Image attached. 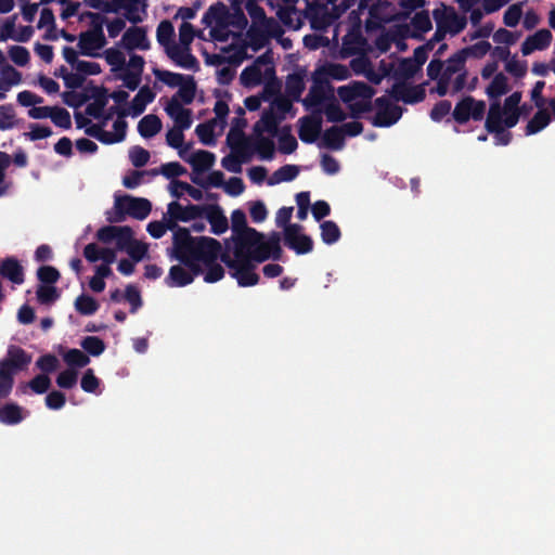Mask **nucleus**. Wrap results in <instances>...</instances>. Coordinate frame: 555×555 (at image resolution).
<instances>
[{"label": "nucleus", "mask_w": 555, "mask_h": 555, "mask_svg": "<svg viewBox=\"0 0 555 555\" xmlns=\"http://www.w3.org/2000/svg\"><path fill=\"white\" fill-rule=\"evenodd\" d=\"M0 275L17 285L23 284L25 281L24 268L15 257H7L1 261Z\"/></svg>", "instance_id": "obj_20"}, {"label": "nucleus", "mask_w": 555, "mask_h": 555, "mask_svg": "<svg viewBox=\"0 0 555 555\" xmlns=\"http://www.w3.org/2000/svg\"><path fill=\"white\" fill-rule=\"evenodd\" d=\"M107 41L104 34L95 31H82L78 38L79 53L85 56H100L99 50L106 46Z\"/></svg>", "instance_id": "obj_13"}, {"label": "nucleus", "mask_w": 555, "mask_h": 555, "mask_svg": "<svg viewBox=\"0 0 555 555\" xmlns=\"http://www.w3.org/2000/svg\"><path fill=\"white\" fill-rule=\"evenodd\" d=\"M150 157V152L140 145L132 146L129 151L130 162L137 168L145 166Z\"/></svg>", "instance_id": "obj_63"}, {"label": "nucleus", "mask_w": 555, "mask_h": 555, "mask_svg": "<svg viewBox=\"0 0 555 555\" xmlns=\"http://www.w3.org/2000/svg\"><path fill=\"white\" fill-rule=\"evenodd\" d=\"M86 91L88 96L93 99V102L86 107V114L95 119L103 117L104 108L108 102L107 89L103 86H88Z\"/></svg>", "instance_id": "obj_16"}, {"label": "nucleus", "mask_w": 555, "mask_h": 555, "mask_svg": "<svg viewBox=\"0 0 555 555\" xmlns=\"http://www.w3.org/2000/svg\"><path fill=\"white\" fill-rule=\"evenodd\" d=\"M153 74L155 75V77L158 80H160L162 82H164L165 85H167L170 88L179 87L181 85V82H184L185 77L188 76V75L173 73V72H169V70L157 69V68H155L153 70Z\"/></svg>", "instance_id": "obj_48"}, {"label": "nucleus", "mask_w": 555, "mask_h": 555, "mask_svg": "<svg viewBox=\"0 0 555 555\" xmlns=\"http://www.w3.org/2000/svg\"><path fill=\"white\" fill-rule=\"evenodd\" d=\"M330 94H333V88L330 81L321 77H314L313 85L302 100V104L307 109L320 107L330 100Z\"/></svg>", "instance_id": "obj_9"}, {"label": "nucleus", "mask_w": 555, "mask_h": 555, "mask_svg": "<svg viewBox=\"0 0 555 555\" xmlns=\"http://www.w3.org/2000/svg\"><path fill=\"white\" fill-rule=\"evenodd\" d=\"M273 24H256L250 25L246 33L248 46L253 51L257 52L262 49L269 40L270 28Z\"/></svg>", "instance_id": "obj_23"}, {"label": "nucleus", "mask_w": 555, "mask_h": 555, "mask_svg": "<svg viewBox=\"0 0 555 555\" xmlns=\"http://www.w3.org/2000/svg\"><path fill=\"white\" fill-rule=\"evenodd\" d=\"M36 295L41 305H51L60 297V293L54 285H39Z\"/></svg>", "instance_id": "obj_54"}, {"label": "nucleus", "mask_w": 555, "mask_h": 555, "mask_svg": "<svg viewBox=\"0 0 555 555\" xmlns=\"http://www.w3.org/2000/svg\"><path fill=\"white\" fill-rule=\"evenodd\" d=\"M491 44L489 41L482 40L472 46L461 49V53L467 57L482 59L490 50Z\"/></svg>", "instance_id": "obj_52"}, {"label": "nucleus", "mask_w": 555, "mask_h": 555, "mask_svg": "<svg viewBox=\"0 0 555 555\" xmlns=\"http://www.w3.org/2000/svg\"><path fill=\"white\" fill-rule=\"evenodd\" d=\"M165 283L169 287H183L192 283V274L182 266L175 264L169 269Z\"/></svg>", "instance_id": "obj_30"}, {"label": "nucleus", "mask_w": 555, "mask_h": 555, "mask_svg": "<svg viewBox=\"0 0 555 555\" xmlns=\"http://www.w3.org/2000/svg\"><path fill=\"white\" fill-rule=\"evenodd\" d=\"M299 175V167L296 165H284L275 170L268 180L269 185H274L281 182H289L297 178Z\"/></svg>", "instance_id": "obj_38"}, {"label": "nucleus", "mask_w": 555, "mask_h": 555, "mask_svg": "<svg viewBox=\"0 0 555 555\" xmlns=\"http://www.w3.org/2000/svg\"><path fill=\"white\" fill-rule=\"evenodd\" d=\"M550 122L551 116L548 112L543 107L539 108L526 126V135H532L540 132L547 127Z\"/></svg>", "instance_id": "obj_37"}, {"label": "nucleus", "mask_w": 555, "mask_h": 555, "mask_svg": "<svg viewBox=\"0 0 555 555\" xmlns=\"http://www.w3.org/2000/svg\"><path fill=\"white\" fill-rule=\"evenodd\" d=\"M215 160V154L205 150H199L193 153L186 159L195 173H202L209 170L214 166Z\"/></svg>", "instance_id": "obj_29"}, {"label": "nucleus", "mask_w": 555, "mask_h": 555, "mask_svg": "<svg viewBox=\"0 0 555 555\" xmlns=\"http://www.w3.org/2000/svg\"><path fill=\"white\" fill-rule=\"evenodd\" d=\"M155 99V93L150 89L149 86H143L140 88L139 92L132 99L130 106V115L132 117H138L146 108V105L152 103Z\"/></svg>", "instance_id": "obj_28"}, {"label": "nucleus", "mask_w": 555, "mask_h": 555, "mask_svg": "<svg viewBox=\"0 0 555 555\" xmlns=\"http://www.w3.org/2000/svg\"><path fill=\"white\" fill-rule=\"evenodd\" d=\"M62 100L67 106L78 108L87 103L90 100V96H88L86 90L85 92H76L75 90H70L62 93Z\"/></svg>", "instance_id": "obj_56"}, {"label": "nucleus", "mask_w": 555, "mask_h": 555, "mask_svg": "<svg viewBox=\"0 0 555 555\" xmlns=\"http://www.w3.org/2000/svg\"><path fill=\"white\" fill-rule=\"evenodd\" d=\"M167 115L173 119L176 128L188 130L192 125V111L183 107L182 103L172 96L165 106Z\"/></svg>", "instance_id": "obj_15"}, {"label": "nucleus", "mask_w": 555, "mask_h": 555, "mask_svg": "<svg viewBox=\"0 0 555 555\" xmlns=\"http://www.w3.org/2000/svg\"><path fill=\"white\" fill-rule=\"evenodd\" d=\"M64 361L72 369L74 367H85L89 364V357L79 349H69L63 357Z\"/></svg>", "instance_id": "obj_50"}, {"label": "nucleus", "mask_w": 555, "mask_h": 555, "mask_svg": "<svg viewBox=\"0 0 555 555\" xmlns=\"http://www.w3.org/2000/svg\"><path fill=\"white\" fill-rule=\"evenodd\" d=\"M99 307V302L89 295L81 294L75 300V308L82 315L94 314Z\"/></svg>", "instance_id": "obj_42"}, {"label": "nucleus", "mask_w": 555, "mask_h": 555, "mask_svg": "<svg viewBox=\"0 0 555 555\" xmlns=\"http://www.w3.org/2000/svg\"><path fill=\"white\" fill-rule=\"evenodd\" d=\"M503 115L504 109L502 108L500 102H492L490 104L488 115L486 118L485 128L486 130L491 133L493 131H499L500 128H503Z\"/></svg>", "instance_id": "obj_33"}, {"label": "nucleus", "mask_w": 555, "mask_h": 555, "mask_svg": "<svg viewBox=\"0 0 555 555\" xmlns=\"http://www.w3.org/2000/svg\"><path fill=\"white\" fill-rule=\"evenodd\" d=\"M15 111L11 104L0 105V130H9L15 127Z\"/></svg>", "instance_id": "obj_59"}, {"label": "nucleus", "mask_w": 555, "mask_h": 555, "mask_svg": "<svg viewBox=\"0 0 555 555\" xmlns=\"http://www.w3.org/2000/svg\"><path fill=\"white\" fill-rule=\"evenodd\" d=\"M191 180H192L193 183H195L197 185H201L202 188H208V186L221 188V186H224V175L220 170L211 171L208 175L206 181H203L202 179H199L196 176H192Z\"/></svg>", "instance_id": "obj_55"}, {"label": "nucleus", "mask_w": 555, "mask_h": 555, "mask_svg": "<svg viewBox=\"0 0 555 555\" xmlns=\"http://www.w3.org/2000/svg\"><path fill=\"white\" fill-rule=\"evenodd\" d=\"M320 229L322 241L327 245H332L340 238V230L338 225L332 220L323 221L320 225Z\"/></svg>", "instance_id": "obj_45"}, {"label": "nucleus", "mask_w": 555, "mask_h": 555, "mask_svg": "<svg viewBox=\"0 0 555 555\" xmlns=\"http://www.w3.org/2000/svg\"><path fill=\"white\" fill-rule=\"evenodd\" d=\"M323 145L332 151H339L345 145L344 131L339 126H332L323 133Z\"/></svg>", "instance_id": "obj_34"}, {"label": "nucleus", "mask_w": 555, "mask_h": 555, "mask_svg": "<svg viewBox=\"0 0 555 555\" xmlns=\"http://www.w3.org/2000/svg\"><path fill=\"white\" fill-rule=\"evenodd\" d=\"M140 3L141 0H114V8L116 13L119 9H124L125 17L132 24H138L142 22V16L138 13Z\"/></svg>", "instance_id": "obj_36"}, {"label": "nucleus", "mask_w": 555, "mask_h": 555, "mask_svg": "<svg viewBox=\"0 0 555 555\" xmlns=\"http://www.w3.org/2000/svg\"><path fill=\"white\" fill-rule=\"evenodd\" d=\"M152 176H157L158 173H162L167 179H173L186 173V169L178 162H170L167 164L162 165L160 169H152L151 171H147Z\"/></svg>", "instance_id": "obj_44"}, {"label": "nucleus", "mask_w": 555, "mask_h": 555, "mask_svg": "<svg viewBox=\"0 0 555 555\" xmlns=\"http://www.w3.org/2000/svg\"><path fill=\"white\" fill-rule=\"evenodd\" d=\"M280 242L281 237L278 232H272L268 240L262 238L257 253H255L256 263L264 262L268 259L280 260L283 254Z\"/></svg>", "instance_id": "obj_14"}, {"label": "nucleus", "mask_w": 555, "mask_h": 555, "mask_svg": "<svg viewBox=\"0 0 555 555\" xmlns=\"http://www.w3.org/2000/svg\"><path fill=\"white\" fill-rule=\"evenodd\" d=\"M366 40L362 34V28L350 27L343 38V48L344 50L350 54H357L363 50Z\"/></svg>", "instance_id": "obj_25"}, {"label": "nucleus", "mask_w": 555, "mask_h": 555, "mask_svg": "<svg viewBox=\"0 0 555 555\" xmlns=\"http://www.w3.org/2000/svg\"><path fill=\"white\" fill-rule=\"evenodd\" d=\"M122 46L132 51L134 49L149 50L150 41L143 27L132 26L128 28L121 39Z\"/></svg>", "instance_id": "obj_19"}, {"label": "nucleus", "mask_w": 555, "mask_h": 555, "mask_svg": "<svg viewBox=\"0 0 555 555\" xmlns=\"http://www.w3.org/2000/svg\"><path fill=\"white\" fill-rule=\"evenodd\" d=\"M203 218L209 222L211 232L216 235L224 233L229 228V222L219 205H205Z\"/></svg>", "instance_id": "obj_21"}, {"label": "nucleus", "mask_w": 555, "mask_h": 555, "mask_svg": "<svg viewBox=\"0 0 555 555\" xmlns=\"http://www.w3.org/2000/svg\"><path fill=\"white\" fill-rule=\"evenodd\" d=\"M552 33L548 29H539L533 35L528 36L522 42L520 51L522 55H529L535 50H545L552 42Z\"/></svg>", "instance_id": "obj_18"}, {"label": "nucleus", "mask_w": 555, "mask_h": 555, "mask_svg": "<svg viewBox=\"0 0 555 555\" xmlns=\"http://www.w3.org/2000/svg\"><path fill=\"white\" fill-rule=\"evenodd\" d=\"M230 274L241 287L255 286L260 280L255 270H233Z\"/></svg>", "instance_id": "obj_46"}, {"label": "nucleus", "mask_w": 555, "mask_h": 555, "mask_svg": "<svg viewBox=\"0 0 555 555\" xmlns=\"http://www.w3.org/2000/svg\"><path fill=\"white\" fill-rule=\"evenodd\" d=\"M284 116H278L273 112H264L259 121L254 125V133L262 134L268 132L272 137H275L279 132V124Z\"/></svg>", "instance_id": "obj_27"}, {"label": "nucleus", "mask_w": 555, "mask_h": 555, "mask_svg": "<svg viewBox=\"0 0 555 555\" xmlns=\"http://www.w3.org/2000/svg\"><path fill=\"white\" fill-rule=\"evenodd\" d=\"M50 118L55 126L62 129H69L72 127L70 114L63 107L54 106Z\"/></svg>", "instance_id": "obj_61"}, {"label": "nucleus", "mask_w": 555, "mask_h": 555, "mask_svg": "<svg viewBox=\"0 0 555 555\" xmlns=\"http://www.w3.org/2000/svg\"><path fill=\"white\" fill-rule=\"evenodd\" d=\"M229 10L222 2H216L211 4L208 10L204 13L202 23L206 26H210L212 22L220 28L228 26Z\"/></svg>", "instance_id": "obj_24"}, {"label": "nucleus", "mask_w": 555, "mask_h": 555, "mask_svg": "<svg viewBox=\"0 0 555 555\" xmlns=\"http://www.w3.org/2000/svg\"><path fill=\"white\" fill-rule=\"evenodd\" d=\"M390 98L395 101H402L406 104H416L425 100L426 91L423 85L411 86L404 81L395 82L389 91Z\"/></svg>", "instance_id": "obj_10"}, {"label": "nucleus", "mask_w": 555, "mask_h": 555, "mask_svg": "<svg viewBox=\"0 0 555 555\" xmlns=\"http://www.w3.org/2000/svg\"><path fill=\"white\" fill-rule=\"evenodd\" d=\"M291 126H284L280 134V152L283 154H292L296 151L298 143L296 138L291 133Z\"/></svg>", "instance_id": "obj_47"}, {"label": "nucleus", "mask_w": 555, "mask_h": 555, "mask_svg": "<svg viewBox=\"0 0 555 555\" xmlns=\"http://www.w3.org/2000/svg\"><path fill=\"white\" fill-rule=\"evenodd\" d=\"M31 362V356L22 347L10 345L7 354L0 360V400L7 399L13 389L14 377L25 371Z\"/></svg>", "instance_id": "obj_3"}, {"label": "nucleus", "mask_w": 555, "mask_h": 555, "mask_svg": "<svg viewBox=\"0 0 555 555\" xmlns=\"http://www.w3.org/2000/svg\"><path fill=\"white\" fill-rule=\"evenodd\" d=\"M323 112L330 122H341L347 118L346 113L336 101L334 94H330V100L323 105Z\"/></svg>", "instance_id": "obj_41"}, {"label": "nucleus", "mask_w": 555, "mask_h": 555, "mask_svg": "<svg viewBox=\"0 0 555 555\" xmlns=\"http://www.w3.org/2000/svg\"><path fill=\"white\" fill-rule=\"evenodd\" d=\"M302 225L288 224L284 230V244L298 255L311 253L313 249L312 238L302 233Z\"/></svg>", "instance_id": "obj_6"}, {"label": "nucleus", "mask_w": 555, "mask_h": 555, "mask_svg": "<svg viewBox=\"0 0 555 555\" xmlns=\"http://www.w3.org/2000/svg\"><path fill=\"white\" fill-rule=\"evenodd\" d=\"M465 62H466L465 56L461 53V50H459L457 52L452 54L447 60V65L444 67V70H443L442 75H447V77L452 79V76L454 74H456V73L460 74L463 70H466L465 69Z\"/></svg>", "instance_id": "obj_43"}, {"label": "nucleus", "mask_w": 555, "mask_h": 555, "mask_svg": "<svg viewBox=\"0 0 555 555\" xmlns=\"http://www.w3.org/2000/svg\"><path fill=\"white\" fill-rule=\"evenodd\" d=\"M486 113V103L481 100H476L472 95L464 96L455 104L452 112L453 119L460 124H466L470 118L479 121L483 118Z\"/></svg>", "instance_id": "obj_4"}, {"label": "nucleus", "mask_w": 555, "mask_h": 555, "mask_svg": "<svg viewBox=\"0 0 555 555\" xmlns=\"http://www.w3.org/2000/svg\"><path fill=\"white\" fill-rule=\"evenodd\" d=\"M81 348L92 357H99L105 350L104 341L98 336H86L81 343Z\"/></svg>", "instance_id": "obj_49"}, {"label": "nucleus", "mask_w": 555, "mask_h": 555, "mask_svg": "<svg viewBox=\"0 0 555 555\" xmlns=\"http://www.w3.org/2000/svg\"><path fill=\"white\" fill-rule=\"evenodd\" d=\"M255 153L258 154L260 159L271 160L275 154L274 141L262 134H255L254 137Z\"/></svg>", "instance_id": "obj_32"}, {"label": "nucleus", "mask_w": 555, "mask_h": 555, "mask_svg": "<svg viewBox=\"0 0 555 555\" xmlns=\"http://www.w3.org/2000/svg\"><path fill=\"white\" fill-rule=\"evenodd\" d=\"M163 124L157 115L149 114L142 117L138 124V131L141 137L149 139L162 130Z\"/></svg>", "instance_id": "obj_31"}, {"label": "nucleus", "mask_w": 555, "mask_h": 555, "mask_svg": "<svg viewBox=\"0 0 555 555\" xmlns=\"http://www.w3.org/2000/svg\"><path fill=\"white\" fill-rule=\"evenodd\" d=\"M436 24H440L447 33L455 36L465 29L467 20L464 15H460L452 7H443L433 12Z\"/></svg>", "instance_id": "obj_7"}, {"label": "nucleus", "mask_w": 555, "mask_h": 555, "mask_svg": "<svg viewBox=\"0 0 555 555\" xmlns=\"http://www.w3.org/2000/svg\"><path fill=\"white\" fill-rule=\"evenodd\" d=\"M509 91L508 79L503 73L494 75L492 81L486 89V93L491 100L499 99Z\"/></svg>", "instance_id": "obj_35"}, {"label": "nucleus", "mask_w": 555, "mask_h": 555, "mask_svg": "<svg viewBox=\"0 0 555 555\" xmlns=\"http://www.w3.org/2000/svg\"><path fill=\"white\" fill-rule=\"evenodd\" d=\"M175 35V28L170 21H162L156 29L157 41L162 46H167Z\"/></svg>", "instance_id": "obj_64"}, {"label": "nucleus", "mask_w": 555, "mask_h": 555, "mask_svg": "<svg viewBox=\"0 0 555 555\" xmlns=\"http://www.w3.org/2000/svg\"><path fill=\"white\" fill-rule=\"evenodd\" d=\"M38 280L46 285H54L61 278L59 270L52 266H41L37 270Z\"/></svg>", "instance_id": "obj_60"}, {"label": "nucleus", "mask_w": 555, "mask_h": 555, "mask_svg": "<svg viewBox=\"0 0 555 555\" xmlns=\"http://www.w3.org/2000/svg\"><path fill=\"white\" fill-rule=\"evenodd\" d=\"M116 197L118 199V206L124 209L126 216L143 220L151 214L152 204L146 198L133 197L130 195H120Z\"/></svg>", "instance_id": "obj_11"}, {"label": "nucleus", "mask_w": 555, "mask_h": 555, "mask_svg": "<svg viewBox=\"0 0 555 555\" xmlns=\"http://www.w3.org/2000/svg\"><path fill=\"white\" fill-rule=\"evenodd\" d=\"M196 94V82L194 80L193 76L188 75L185 77L184 82H181L179 86V90L173 96H177V99L183 103V104H191Z\"/></svg>", "instance_id": "obj_39"}, {"label": "nucleus", "mask_w": 555, "mask_h": 555, "mask_svg": "<svg viewBox=\"0 0 555 555\" xmlns=\"http://www.w3.org/2000/svg\"><path fill=\"white\" fill-rule=\"evenodd\" d=\"M420 69L421 67L417 64H415L412 59H402L397 68L396 77L410 79L414 77Z\"/></svg>", "instance_id": "obj_62"}, {"label": "nucleus", "mask_w": 555, "mask_h": 555, "mask_svg": "<svg viewBox=\"0 0 555 555\" xmlns=\"http://www.w3.org/2000/svg\"><path fill=\"white\" fill-rule=\"evenodd\" d=\"M220 251L221 243L218 240L209 236H192L185 230H180L176 235L175 248H171L170 256L188 269L193 282L195 276L204 273L202 264L217 261Z\"/></svg>", "instance_id": "obj_1"}, {"label": "nucleus", "mask_w": 555, "mask_h": 555, "mask_svg": "<svg viewBox=\"0 0 555 555\" xmlns=\"http://www.w3.org/2000/svg\"><path fill=\"white\" fill-rule=\"evenodd\" d=\"M203 211H205V205H193L182 206L180 203L173 201L167 206V214H171L173 219H179L181 222H189L198 218H203Z\"/></svg>", "instance_id": "obj_17"}, {"label": "nucleus", "mask_w": 555, "mask_h": 555, "mask_svg": "<svg viewBox=\"0 0 555 555\" xmlns=\"http://www.w3.org/2000/svg\"><path fill=\"white\" fill-rule=\"evenodd\" d=\"M26 411L15 402H7L0 406V423L13 426L20 424L26 416Z\"/></svg>", "instance_id": "obj_26"}, {"label": "nucleus", "mask_w": 555, "mask_h": 555, "mask_svg": "<svg viewBox=\"0 0 555 555\" xmlns=\"http://www.w3.org/2000/svg\"><path fill=\"white\" fill-rule=\"evenodd\" d=\"M133 240V231L129 225L117 227L115 242L118 250L124 251Z\"/></svg>", "instance_id": "obj_58"}, {"label": "nucleus", "mask_w": 555, "mask_h": 555, "mask_svg": "<svg viewBox=\"0 0 555 555\" xmlns=\"http://www.w3.org/2000/svg\"><path fill=\"white\" fill-rule=\"evenodd\" d=\"M374 106L377 108L375 116L371 122L374 127L387 128L397 124L402 116V108L399 105L392 104L390 99L386 95L376 98Z\"/></svg>", "instance_id": "obj_5"}, {"label": "nucleus", "mask_w": 555, "mask_h": 555, "mask_svg": "<svg viewBox=\"0 0 555 555\" xmlns=\"http://www.w3.org/2000/svg\"><path fill=\"white\" fill-rule=\"evenodd\" d=\"M231 229L232 235H237V233H245L246 230H254V228L247 225L246 215L241 209H235L232 211Z\"/></svg>", "instance_id": "obj_57"}, {"label": "nucleus", "mask_w": 555, "mask_h": 555, "mask_svg": "<svg viewBox=\"0 0 555 555\" xmlns=\"http://www.w3.org/2000/svg\"><path fill=\"white\" fill-rule=\"evenodd\" d=\"M241 83L244 87L251 88L262 82V72L257 64L245 67L240 76Z\"/></svg>", "instance_id": "obj_40"}, {"label": "nucleus", "mask_w": 555, "mask_h": 555, "mask_svg": "<svg viewBox=\"0 0 555 555\" xmlns=\"http://www.w3.org/2000/svg\"><path fill=\"white\" fill-rule=\"evenodd\" d=\"M214 127H215V120L198 124L196 126L195 133L203 144L214 145L216 143Z\"/></svg>", "instance_id": "obj_51"}, {"label": "nucleus", "mask_w": 555, "mask_h": 555, "mask_svg": "<svg viewBox=\"0 0 555 555\" xmlns=\"http://www.w3.org/2000/svg\"><path fill=\"white\" fill-rule=\"evenodd\" d=\"M311 27L324 30L335 23L357 0H305Z\"/></svg>", "instance_id": "obj_2"}, {"label": "nucleus", "mask_w": 555, "mask_h": 555, "mask_svg": "<svg viewBox=\"0 0 555 555\" xmlns=\"http://www.w3.org/2000/svg\"><path fill=\"white\" fill-rule=\"evenodd\" d=\"M322 109L319 108L317 114L304 116L299 118L298 137L304 143L311 144L315 142L322 131Z\"/></svg>", "instance_id": "obj_12"}, {"label": "nucleus", "mask_w": 555, "mask_h": 555, "mask_svg": "<svg viewBox=\"0 0 555 555\" xmlns=\"http://www.w3.org/2000/svg\"><path fill=\"white\" fill-rule=\"evenodd\" d=\"M262 238H264V234L256 229L246 230L245 233H237V235H231L230 241L233 243V256L247 254L254 258Z\"/></svg>", "instance_id": "obj_8"}, {"label": "nucleus", "mask_w": 555, "mask_h": 555, "mask_svg": "<svg viewBox=\"0 0 555 555\" xmlns=\"http://www.w3.org/2000/svg\"><path fill=\"white\" fill-rule=\"evenodd\" d=\"M124 299L130 305V312L137 313L143 306V300L139 288L132 284L126 286Z\"/></svg>", "instance_id": "obj_53"}, {"label": "nucleus", "mask_w": 555, "mask_h": 555, "mask_svg": "<svg viewBox=\"0 0 555 555\" xmlns=\"http://www.w3.org/2000/svg\"><path fill=\"white\" fill-rule=\"evenodd\" d=\"M168 56L180 67L186 69L197 70L199 65L197 59L186 49L181 46L173 44L167 48Z\"/></svg>", "instance_id": "obj_22"}]
</instances>
